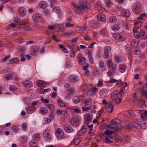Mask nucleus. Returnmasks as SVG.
<instances>
[{
	"label": "nucleus",
	"instance_id": "obj_1",
	"mask_svg": "<svg viewBox=\"0 0 147 147\" xmlns=\"http://www.w3.org/2000/svg\"><path fill=\"white\" fill-rule=\"evenodd\" d=\"M111 125L109 127V128L110 130H108L104 132V134L108 135L112 134L114 132L118 130L119 128L118 126L119 124L115 121V120H113L111 121Z\"/></svg>",
	"mask_w": 147,
	"mask_h": 147
},
{
	"label": "nucleus",
	"instance_id": "obj_2",
	"mask_svg": "<svg viewBox=\"0 0 147 147\" xmlns=\"http://www.w3.org/2000/svg\"><path fill=\"white\" fill-rule=\"evenodd\" d=\"M90 8V5L89 3L86 2H82L80 7H75L74 6V11L76 13H81V9L86 11Z\"/></svg>",
	"mask_w": 147,
	"mask_h": 147
},
{
	"label": "nucleus",
	"instance_id": "obj_3",
	"mask_svg": "<svg viewBox=\"0 0 147 147\" xmlns=\"http://www.w3.org/2000/svg\"><path fill=\"white\" fill-rule=\"evenodd\" d=\"M122 92H119L115 90L111 94V98L112 99L115 100V102L116 104L119 103L121 102V98L122 97Z\"/></svg>",
	"mask_w": 147,
	"mask_h": 147
},
{
	"label": "nucleus",
	"instance_id": "obj_4",
	"mask_svg": "<svg viewBox=\"0 0 147 147\" xmlns=\"http://www.w3.org/2000/svg\"><path fill=\"white\" fill-rule=\"evenodd\" d=\"M89 86L91 88H90L88 90L87 92L88 94L90 96L94 95L97 92L98 88L94 86L92 84H90Z\"/></svg>",
	"mask_w": 147,
	"mask_h": 147
},
{
	"label": "nucleus",
	"instance_id": "obj_5",
	"mask_svg": "<svg viewBox=\"0 0 147 147\" xmlns=\"http://www.w3.org/2000/svg\"><path fill=\"white\" fill-rule=\"evenodd\" d=\"M43 136L46 138L47 141H49L51 140V136L50 135V131L48 130H44L43 133Z\"/></svg>",
	"mask_w": 147,
	"mask_h": 147
},
{
	"label": "nucleus",
	"instance_id": "obj_6",
	"mask_svg": "<svg viewBox=\"0 0 147 147\" xmlns=\"http://www.w3.org/2000/svg\"><path fill=\"white\" fill-rule=\"evenodd\" d=\"M88 28L86 26H85L83 28L77 26L76 27L75 30L78 33H81L83 32L85 30H88Z\"/></svg>",
	"mask_w": 147,
	"mask_h": 147
},
{
	"label": "nucleus",
	"instance_id": "obj_7",
	"mask_svg": "<svg viewBox=\"0 0 147 147\" xmlns=\"http://www.w3.org/2000/svg\"><path fill=\"white\" fill-rule=\"evenodd\" d=\"M113 107L112 104L107 103L105 107V111L106 112L110 113L112 112Z\"/></svg>",
	"mask_w": 147,
	"mask_h": 147
},
{
	"label": "nucleus",
	"instance_id": "obj_8",
	"mask_svg": "<svg viewBox=\"0 0 147 147\" xmlns=\"http://www.w3.org/2000/svg\"><path fill=\"white\" fill-rule=\"evenodd\" d=\"M85 118L86 123L87 124H88L91 122L92 120V115L89 113H87L85 116Z\"/></svg>",
	"mask_w": 147,
	"mask_h": 147
},
{
	"label": "nucleus",
	"instance_id": "obj_9",
	"mask_svg": "<svg viewBox=\"0 0 147 147\" xmlns=\"http://www.w3.org/2000/svg\"><path fill=\"white\" fill-rule=\"evenodd\" d=\"M55 134L58 138H61L63 136V132L62 130L60 129L57 130L55 131Z\"/></svg>",
	"mask_w": 147,
	"mask_h": 147
},
{
	"label": "nucleus",
	"instance_id": "obj_10",
	"mask_svg": "<svg viewBox=\"0 0 147 147\" xmlns=\"http://www.w3.org/2000/svg\"><path fill=\"white\" fill-rule=\"evenodd\" d=\"M97 19L99 21H105L106 20V15L104 13H100L97 16Z\"/></svg>",
	"mask_w": 147,
	"mask_h": 147
},
{
	"label": "nucleus",
	"instance_id": "obj_11",
	"mask_svg": "<svg viewBox=\"0 0 147 147\" xmlns=\"http://www.w3.org/2000/svg\"><path fill=\"white\" fill-rule=\"evenodd\" d=\"M36 86L40 87L45 88L46 86V84L42 81L39 80L36 82Z\"/></svg>",
	"mask_w": 147,
	"mask_h": 147
},
{
	"label": "nucleus",
	"instance_id": "obj_12",
	"mask_svg": "<svg viewBox=\"0 0 147 147\" xmlns=\"http://www.w3.org/2000/svg\"><path fill=\"white\" fill-rule=\"evenodd\" d=\"M65 130L67 133H70L73 131V129L68 125H65L64 127Z\"/></svg>",
	"mask_w": 147,
	"mask_h": 147
},
{
	"label": "nucleus",
	"instance_id": "obj_13",
	"mask_svg": "<svg viewBox=\"0 0 147 147\" xmlns=\"http://www.w3.org/2000/svg\"><path fill=\"white\" fill-rule=\"evenodd\" d=\"M26 9L23 7H21L19 9V14L21 16H24L26 14Z\"/></svg>",
	"mask_w": 147,
	"mask_h": 147
},
{
	"label": "nucleus",
	"instance_id": "obj_14",
	"mask_svg": "<svg viewBox=\"0 0 147 147\" xmlns=\"http://www.w3.org/2000/svg\"><path fill=\"white\" fill-rule=\"evenodd\" d=\"M23 83L25 86L27 88H31L33 86L32 83L31 82L28 80L24 81Z\"/></svg>",
	"mask_w": 147,
	"mask_h": 147
},
{
	"label": "nucleus",
	"instance_id": "obj_15",
	"mask_svg": "<svg viewBox=\"0 0 147 147\" xmlns=\"http://www.w3.org/2000/svg\"><path fill=\"white\" fill-rule=\"evenodd\" d=\"M39 7L42 8H46L47 6V4L46 2L45 1H42L39 3Z\"/></svg>",
	"mask_w": 147,
	"mask_h": 147
},
{
	"label": "nucleus",
	"instance_id": "obj_16",
	"mask_svg": "<svg viewBox=\"0 0 147 147\" xmlns=\"http://www.w3.org/2000/svg\"><path fill=\"white\" fill-rule=\"evenodd\" d=\"M32 18L34 20L41 19L42 18V15L38 13H34L32 16Z\"/></svg>",
	"mask_w": 147,
	"mask_h": 147
},
{
	"label": "nucleus",
	"instance_id": "obj_17",
	"mask_svg": "<svg viewBox=\"0 0 147 147\" xmlns=\"http://www.w3.org/2000/svg\"><path fill=\"white\" fill-rule=\"evenodd\" d=\"M122 13L123 16L129 17L130 16V13L128 10H123L122 11Z\"/></svg>",
	"mask_w": 147,
	"mask_h": 147
},
{
	"label": "nucleus",
	"instance_id": "obj_18",
	"mask_svg": "<svg viewBox=\"0 0 147 147\" xmlns=\"http://www.w3.org/2000/svg\"><path fill=\"white\" fill-rule=\"evenodd\" d=\"M88 57L89 59L90 62L92 64L94 63V61L91 51H88Z\"/></svg>",
	"mask_w": 147,
	"mask_h": 147
},
{
	"label": "nucleus",
	"instance_id": "obj_19",
	"mask_svg": "<svg viewBox=\"0 0 147 147\" xmlns=\"http://www.w3.org/2000/svg\"><path fill=\"white\" fill-rule=\"evenodd\" d=\"M99 67L101 70L104 71L106 70V66L103 61H99Z\"/></svg>",
	"mask_w": 147,
	"mask_h": 147
},
{
	"label": "nucleus",
	"instance_id": "obj_20",
	"mask_svg": "<svg viewBox=\"0 0 147 147\" xmlns=\"http://www.w3.org/2000/svg\"><path fill=\"white\" fill-rule=\"evenodd\" d=\"M92 73L93 76L97 77L100 74V71L96 69H94L93 70Z\"/></svg>",
	"mask_w": 147,
	"mask_h": 147
},
{
	"label": "nucleus",
	"instance_id": "obj_21",
	"mask_svg": "<svg viewBox=\"0 0 147 147\" xmlns=\"http://www.w3.org/2000/svg\"><path fill=\"white\" fill-rule=\"evenodd\" d=\"M30 146L32 147H36L37 146V143L36 140H32L29 142Z\"/></svg>",
	"mask_w": 147,
	"mask_h": 147
},
{
	"label": "nucleus",
	"instance_id": "obj_22",
	"mask_svg": "<svg viewBox=\"0 0 147 147\" xmlns=\"http://www.w3.org/2000/svg\"><path fill=\"white\" fill-rule=\"evenodd\" d=\"M139 28V27L138 26L134 27L133 30L134 36H139V32L137 31V30Z\"/></svg>",
	"mask_w": 147,
	"mask_h": 147
},
{
	"label": "nucleus",
	"instance_id": "obj_23",
	"mask_svg": "<svg viewBox=\"0 0 147 147\" xmlns=\"http://www.w3.org/2000/svg\"><path fill=\"white\" fill-rule=\"evenodd\" d=\"M94 36H95V37H96V36H99L98 34H97V33H95L94 34ZM102 36L103 37H106L107 36V34L106 33V31L105 30H104L101 31V34L100 35H99V36Z\"/></svg>",
	"mask_w": 147,
	"mask_h": 147
},
{
	"label": "nucleus",
	"instance_id": "obj_24",
	"mask_svg": "<svg viewBox=\"0 0 147 147\" xmlns=\"http://www.w3.org/2000/svg\"><path fill=\"white\" fill-rule=\"evenodd\" d=\"M56 26L58 28L57 30L59 32H61L64 30V26L62 24H57Z\"/></svg>",
	"mask_w": 147,
	"mask_h": 147
},
{
	"label": "nucleus",
	"instance_id": "obj_25",
	"mask_svg": "<svg viewBox=\"0 0 147 147\" xmlns=\"http://www.w3.org/2000/svg\"><path fill=\"white\" fill-rule=\"evenodd\" d=\"M119 71L121 73H123L127 68V67L125 65H121L119 67Z\"/></svg>",
	"mask_w": 147,
	"mask_h": 147
},
{
	"label": "nucleus",
	"instance_id": "obj_26",
	"mask_svg": "<svg viewBox=\"0 0 147 147\" xmlns=\"http://www.w3.org/2000/svg\"><path fill=\"white\" fill-rule=\"evenodd\" d=\"M134 9L135 10L138 9L140 6V3L138 2H136L133 4Z\"/></svg>",
	"mask_w": 147,
	"mask_h": 147
},
{
	"label": "nucleus",
	"instance_id": "obj_27",
	"mask_svg": "<svg viewBox=\"0 0 147 147\" xmlns=\"http://www.w3.org/2000/svg\"><path fill=\"white\" fill-rule=\"evenodd\" d=\"M57 102L59 105L61 107H64L66 106V104L63 102V101L60 99H57Z\"/></svg>",
	"mask_w": 147,
	"mask_h": 147
},
{
	"label": "nucleus",
	"instance_id": "obj_28",
	"mask_svg": "<svg viewBox=\"0 0 147 147\" xmlns=\"http://www.w3.org/2000/svg\"><path fill=\"white\" fill-rule=\"evenodd\" d=\"M86 59L84 57H81L79 59V63L81 65H84L86 63Z\"/></svg>",
	"mask_w": 147,
	"mask_h": 147
},
{
	"label": "nucleus",
	"instance_id": "obj_29",
	"mask_svg": "<svg viewBox=\"0 0 147 147\" xmlns=\"http://www.w3.org/2000/svg\"><path fill=\"white\" fill-rule=\"evenodd\" d=\"M131 43L133 47H136L138 45V40L136 39H133L131 41Z\"/></svg>",
	"mask_w": 147,
	"mask_h": 147
},
{
	"label": "nucleus",
	"instance_id": "obj_30",
	"mask_svg": "<svg viewBox=\"0 0 147 147\" xmlns=\"http://www.w3.org/2000/svg\"><path fill=\"white\" fill-rule=\"evenodd\" d=\"M140 115L143 119H147V111H145L143 113H141Z\"/></svg>",
	"mask_w": 147,
	"mask_h": 147
},
{
	"label": "nucleus",
	"instance_id": "obj_31",
	"mask_svg": "<svg viewBox=\"0 0 147 147\" xmlns=\"http://www.w3.org/2000/svg\"><path fill=\"white\" fill-rule=\"evenodd\" d=\"M112 29L114 31L117 32L119 30V26L118 25H115L112 26Z\"/></svg>",
	"mask_w": 147,
	"mask_h": 147
},
{
	"label": "nucleus",
	"instance_id": "obj_32",
	"mask_svg": "<svg viewBox=\"0 0 147 147\" xmlns=\"http://www.w3.org/2000/svg\"><path fill=\"white\" fill-rule=\"evenodd\" d=\"M134 53L136 55H140L141 53V50L139 48H136L134 51Z\"/></svg>",
	"mask_w": 147,
	"mask_h": 147
},
{
	"label": "nucleus",
	"instance_id": "obj_33",
	"mask_svg": "<svg viewBox=\"0 0 147 147\" xmlns=\"http://www.w3.org/2000/svg\"><path fill=\"white\" fill-rule=\"evenodd\" d=\"M40 111L43 114L47 113H48L47 109L44 107H41L40 109Z\"/></svg>",
	"mask_w": 147,
	"mask_h": 147
},
{
	"label": "nucleus",
	"instance_id": "obj_34",
	"mask_svg": "<svg viewBox=\"0 0 147 147\" xmlns=\"http://www.w3.org/2000/svg\"><path fill=\"white\" fill-rule=\"evenodd\" d=\"M80 117H77V118L75 117V119H74V124H75L76 126H78L79 125V122L80 120Z\"/></svg>",
	"mask_w": 147,
	"mask_h": 147
},
{
	"label": "nucleus",
	"instance_id": "obj_35",
	"mask_svg": "<svg viewBox=\"0 0 147 147\" xmlns=\"http://www.w3.org/2000/svg\"><path fill=\"white\" fill-rule=\"evenodd\" d=\"M143 22L142 19H141V20L138 21L136 22H135V24L136 25H137L138 26L141 27L143 23Z\"/></svg>",
	"mask_w": 147,
	"mask_h": 147
},
{
	"label": "nucleus",
	"instance_id": "obj_36",
	"mask_svg": "<svg viewBox=\"0 0 147 147\" xmlns=\"http://www.w3.org/2000/svg\"><path fill=\"white\" fill-rule=\"evenodd\" d=\"M109 19L110 21L112 23H114L116 20V18L114 16H110Z\"/></svg>",
	"mask_w": 147,
	"mask_h": 147
},
{
	"label": "nucleus",
	"instance_id": "obj_37",
	"mask_svg": "<svg viewBox=\"0 0 147 147\" xmlns=\"http://www.w3.org/2000/svg\"><path fill=\"white\" fill-rule=\"evenodd\" d=\"M19 24L20 25H25L26 26H28L29 25V23L26 20L22 21L21 22L20 21Z\"/></svg>",
	"mask_w": 147,
	"mask_h": 147
},
{
	"label": "nucleus",
	"instance_id": "obj_38",
	"mask_svg": "<svg viewBox=\"0 0 147 147\" xmlns=\"http://www.w3.org/2000/svg\"><path fill=\"white\" fill-rule=\"evenodd\" d=\"M58 46L60 48L63 49V51L64 52L66 53H68V51L67 49L65 47L62 45H59Z\"/></svg>",
	"mask_w": 147,
	"mask_h": 147
},
{
	"label": "nucleus",
	"instance_id": "obj_39",
	"mask_svg": "<svg viewBox=\"0 0 147 147\" xmlns=\"http://www.w3.org/2000/svg\"><path fill=\"white\" fill-rule=\"evenodd\" d=\"M33 138L34 140H38L40 138V134H36L33 136Z\"/></svg>",
	"mask_w": 147,
	"mask_h": 147
},
{
	"label": "nucleus",
	"instance_id": "obj_40",
	"mask_svg": "<svg viewBox=\"0 0 147 147\" xmlns=\"http://www.w3.org/2000/svg\"><path fill=\"white\" fill-rule=\"evenodd\" d=\"M86 132L85 129H81L78 133V134L79 136H81L83 135Z\"/></svg>",
	"mask_w": 147,
	"mask_h": 147
},
{
	"label": "nucleus",
	"instance_id": "obj_41",
	"mask_svg": "<svg viewBox=\"0 0 147 147\" xmlns=\"http://www.w3.org/2000/svg\"><path fill=\"white\" fill-rule=\"evenodd\" d=\"M145 34V32L144 30H140L139 32V36H136L137 37H140V36H142V37L144 36Z\"/></svg>",
	"mask_w": 147,
	"mask_h": 147
},
{
	"label": "nucleus",
	"instance_id": "obj_42",
	"mask_svg": "<svg viewBox=\"0 0 147 147\" xmlns=\"http://www.w3.org/2000/svg\"><path fill=\"white\" fill-rule=\"evenodd\" d=\"M43 121L44 123L47 124L50 122L51 120L50 119L47 117L44 118L43 119Z\"/></svg>",
	"mask_w": 147,
	"mask_h": 147
},
{
	"label": "nucleus",
	"instance_id": "obj_43",
	"mask_svg": "<svg viewBox=\"0 0 147 147\" xmlns=\"http://www.w3.org/2000/svg\"><path fill=\"white\" fill-rule=\"evenodd\" d=\"M109 68H111L112 69V70L113 71H116L117 68L116 65L115 64H112L110 67H109Z\"/></svg>",
	"mask_w": 147,
	"mask_h": 147
},
{
	"label": "nucleus",
	"instance_id": "obj_44",
	"mask_svg": "<svg viewBox=\"0 0 147 147\" xmlns=\"http://www.w3.org/2000/svg\"><path fill=\"white\" fill-rule=\"evenodd\" d=\"M114 39L117 42H122L125 40L124 37H114Z\"/></svg>",
	"mask_w": 147,
	"mask_h": 147
},
{
	"label": "nucleus",
	"instance_id": "obj_45",
	"mask_svg": "<svg viewBox=\"0 0 147 147\" xmlns=\"http://www.w3.org/2000/svg\"><path fill=\"white\" fill-rule=\"evenodd\" d=\"M47 107L51 110H53L55 109V106L51 104H47Z\"/></svg>",
	"mask_w": 147,
	"mask_h": 147
},
{
	"label": "nucleus",
	"instance_id": "obj_46",
	"mask_svg": "<svg viewBox=\"0 0 147 147\" xmlns=\"http://www.w3.org/2000/svg\"><path fill=\"white\" fill-rule=\"evenodd\" d=\"M81 141V140L79 138H75L74 139V144L78 145Z\"/></svg>",
	"mask_w": 147,
	"mask_h": 147
},
{
	"label": "nucleus",
	"instance_id": "obj_47",
	"mask_svg": "<svg viewBox=\"0 0 147 147\" xmlns=\"http://www.w3.org/2000/svg\"><path fill=\"white\" fill-rule=\"evenodd\" d=\"M17 26L16 24L14 23H11L8 25V28H14Z\"/></svg>",
	"mask_w": 147,
	"mask_h": 147
},
{
	"label": "nucleus",
	"instance_id": "obj_48",
	"mask_svg": "<svg viewBox=\"0 0 147 147\" xmlns=\"http://www.w3.org/2000/svg\"><path fill=\"white\" fill-rule=\"evenodd\" d=\"M12 78V76L10 74H8L4 78V79L6 80H11Z\"/></svg>",
	"mask_w": 147,
	"mask_h": 147
},
{
	"label": "nucleus",
	"instance_id": "obj_49",
	"mask_svg": "<svg viewBox=\"0 0 147 147\" xmlns=\"http://www.w3.org/2000/svg\"><path fill=\"white\" fill-rule=\"evenodd\" d=\"M100 96L101 98H103L106 96V94L105 93V91H100Z\"/></svg>",
	"mask_w": 147,
	"mask_h": 147
},
{
	"label": "nucleus",
	"instance_id": "obj_50",
	"mask_svg": "<svg viewBox=\"0 0 147 147\" xmlns=\"http://www.w3.org/2000/svg\"><path fill=\"white\" fill-rule=\"evenodd\" d=\"M141 93L145 97H147V91L142 90Z\"/></svg>",
	"mask_w": 147,
	"mask_h": 147
},
{
	"label": "nucleus",
	"instance_id": "obj_51",
	"mask_svg": "<svg viewBox=\"0 0 147 147\" xmlns=\"http://www.w3.org/2000/svg\"><path fill=\"white\" fill-rule=\"evenodd\" d=\"M9 90L11 91H15L16 90V88L14 86H11L9 87Z\"/></svg>",
	"mask_w": 147,
	"mask_h": 147
},
{
	"label": "nucleus",
	"instance_id": "obj_52",
	"mask_svg": "<svg viewBox=\"0 0 147 147\" xmlns=\"http://www.w3.org/2000/svg\"><path fill=\"white\" fill-rule=\"evenodd\" d=\"M80 98L78 96H76L74 98V103H77L80 102Z\"/></svg>",
	"mask_w": 147,
	"mask_h": 147
},
{
	"label": "nucleus",
	"instance_id": "obj_53",
	"mask_svg": "<svg viewBox=\"0 0 147 147\" xmlns=\"http://www.w3.org/2000/svg\"><path fill=\"white\" fill-rule=\"evenodd\" d=\"M36 50H35L34 49H30L29 53L31 55H33L36 53Z\"/></svg>",
	"mask_w": 147,
	"mask_h": 147
},
{
	"label": "nucleus",
	"instance_id": "obj_54",
	"mask_svg": "<svg viewBox=\"0 0 147 147\" xmlns=\"http://www.w3.org/2000/svg\"><path fill=\"white\" fill-rule=\"evenodd\" d=\"M115 140L117 143H121L123 141L121 137H117L115 138Z\"/></svg>",
	"mask_w": 147,
	"mask_h": 147
},
{
	"label": "nucleus",
	"instance_id": "obj_55",
	"mask_svg": "<svg viewBox=\"0 0 147 147\" xmlns=\"http://www.w3.org/2000/svg\"><path fill=\"white\" fill-rule=\"evenodd\" d=\"M112 62L111 59H109L107 60V65L108 67H110V66L112 64Z\"/></svg>",
	"mask_w": 147,
	"mask_h": 147
},
{
	"label": "nucleus",
	"instance_id": "obj_56",
	"mask_svg": "<svg viewBox=\"0 0 147 147\" xmlns=\"http://www.w3.org/2000/svg\"><path fill=\"white\" fill-rule=\"evenodd\" d=\"M114 58L117 62L119 63L121 61L120 58L118 56L115 55L114 56Z\"/></svg>",
	"mask_w": 147,
	"mask_h": 147
},
{
	"label": "nucleus",
	"instance_id": "obj_57",
	"mask_svg": "<svg viewBox=\"0 0 147 147\" xmlns=\"http://www.w3.org/2000/svg\"><path fill=\"white\" fill-rule=\"evenodd\" d=\"M116 84L117 86H122L123 87V86L124 85V83L123 82L121 81H119Z\"/></svg>",
	"mask_w": 147,
	"mask_h": 147
},
{
	"label": "nucleus",
	"instance_id": "obj_58",
	"mask_svg": "<svg viewBox=\"0 0 147 147\" xmlns=\"http://www.w3.org/2000/svg\"><path fill=\"white\" fill-rule=\"evenodd\" d=\"M9 61L11 62V63L13 64L18 61L19 60L16 58H13L11 59Z\"/></svg>",
	"mask_w": 147,
	"mask_h": 147
},
{
	"label": "nucleus",
	"instance_id": "obj_59",
	"mask_svg": "<svg viewBox=\"0 0 147 147\" xmlns=\"http://www.w3.org/2000/svg\"><path fill=\"white\" fill-rule=\"evenodd\" d=\"M111 48L109 46H107L104 48V51L105 52L109 53L111 50Z\"/></svg>",
	"mask_w": 147,
	"mask_h": 147
},
{
	"label": "nucleus",
	"instance_id": "obj_60",
	"mask_svg": "<svg viewBox=\"0 0 147 147\" xmlns=\"http://www.w3.org/2000/svg\"><path fill=\"white\" fill-rule=\"evenodd\" d=\"M57 27L56 25H49L48 26V28L49 30H52Z\"/></svg>",
	"mask_w": 147,
	"mask_h": 147
},
{
	"label": "nucleus",
	"instance_id": "obj_61",
	"mask_svg": "<svg viewBox=\"0 0 147 147\" xmlns=\"http://www.w3.org/2000/svg\"><path fill=\"white\" fill-rule=\"evenodd\" d=\"M123 24L124 28L126 30H128L129 26L127 23H126L125 21H123Z\"/></svg>",
	"mask_w": 147,
	"mask_h": 147
},
{
	"label": "nucleus",
	"instance_id": "obj_62",
	"mask_svg": "<svg viewBox=\"0 0 147 147\" xmlns=\"http://www.w3.org/2000/svg\"><path fill=\"white\" fill-rule=\"evenodd\" d=\"M13 21L16 23H19L20 21V19L18 17H16L14 18Z\"/></svg>",
	"mask_w": 147,
	"mask_h": 147
},
{
	"label": "nucleus",
	"instance_id": "obj_63",
	"mask_svg": "<svg viewBox=\"0 0 147 147\" xmlns=\"http://www.w3.org/2000/svg\"><path fill=\"white\" fill-rule=\"evenodd\" d=\"M139 126V125L137 124L136 123H134L133 124H132V125H131L130 127L131 128H138V127Z\"/></svg>",
	"mask_w": 147,
	"mask_h": 147
},
{
	"label": "nucleus",
	"instance_id": "obj_64",
	"mask_svg": "<svg viewBox=\"0 0 147 147\" xmlns=\"http://www.w3.org/2000/svg\"><path fill=\"white\" fill-rule=\"evenodd\" d=\"M27 139V138L26 136H23L21 137L20 138V141L22 142H25Z\"/></svg>",
	"mask_w": 147,
	"mask_h": 147
}]
</instances>
